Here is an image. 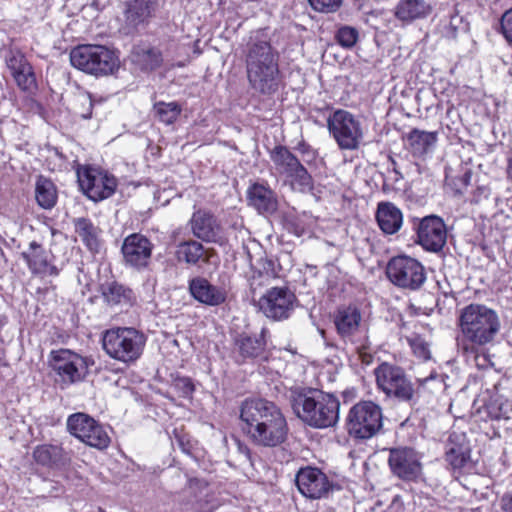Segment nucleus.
Listing matches in <instances>:
<instances>
[{
  "mask_svg": "<svg viewBox=\"0 0 512 512\" xmlns=\"http://www.w3.org/2000/svg\"><path fill=\"white\" fill-rule=\"evenodd\" d=\"M242 430L258 447L274 448L288 437L287 420L278 406L265 399H247L240 408Z\"/></svg>",
  "mask_w": 512,
  "mask_h": 512,
  "instance_id": "nucleus-1",
  "label": "nucleus"
},
{
  "mask_svg": "<svg viewBox=\"0 0 512 512\" xmlns=\"http://www.w3.org/2000/svg\"><path fill=\"white\" fill-rule=\"evenodd\" d=\"M458 326L462 348L475 352L492 343L500 330L497 313L483 304H469L461 309Z\"/></svg>",
  "mask_w": 512,
  "mask_h": 512,
  "instance_id": "nucleus-2",
  "label": "nucleus"
},
{
  "mask_svg": "<svg viewBox=\"0 0 512 512\" xmlns=\"http://www.w3.org/2000/svg\"><path fill=\"white\" fill-rule=\"evenodd\" d=\"M293 410L307 425L314 428L333 427L339 420L340 402L329 393L311 391L293 399Z\"/></svg>",
  "mask_w": 512,
  "mask_h": 512,
  "instance_id": "nucleus-3",
  "label": "nucleus"
},
{
  "mask_svg": "<svg viewBox=\"0 0 512 512\" xmlns=\"http://www.w3.org/2000/svg\"><path fill=\"white\" fill-rule=\"evenodd\" d=\"M146 341V336L133 327H116L103 333L102 348L110 358L131 364L141 357Z\"/></svg>",
  "mask_w": 512,
  "mask_h": 512,
  "instance_id": "nucleus-4",
  "label": "nucleus"
},
{
  "mask_svg": "<svg viewBox=\"0 0 512 512\" xmlns=\"http://www.w3.org/2000/svg\"><path fill=\"white\" fill-rule=\"evenodd\" d=\"M374 375L378 389L387 397L399 402H415L416 390L402 367L383 362L375 368Z\"/></svg>",
  "mask_w": 512,
  "mask_h": 512,
  "instance_id": "nucleus-5",
  "label": "nucleus"
},
{
  "mask_svg": "<svg viewBox=\"0 0 512 512\" xmlns=\"http://www.w3.org/2000/svg\"><path fill=\"white\" fill-rule=\"evenodd\" d=\"M347 431L356 439H370L383 426L382 408L373 401H360L353 405L347 416Z\"/></svg>",
  "mask_w": 512,
  "mask_h": 512,
  "instance_id": "nucleus-6",
  "label": "nucleus"
},
{
  "mask_svg": "<svg viewBox=\"0 0 512 512\" xmlns=\"http://www.w3.org/2000/svg\"><path fill=\"white\" fill-rule=\"evenodd\" d=\"M327 128L341 150H357L363 142L362 122L347 110L338 109L330 114Z\"/></svg>",
  "mask_w": 512,
  "mask_h": 512,
  "instance_id": "nucleus-7",
  "label": "nucleus"
},
{
  "mask_svg": "<svg viewBox=\"0 0 512 512\" xmlns=\"http://www.w3.org/2000/svg\"><path fill=\"white\" fill-rule=\"evenodd\" d=\"M386 275L393 285L410 291L420 289L427 278L422 263L407 255L392 257L387 263Z\"/></svg>",
  "mask_w": 512,
  "mask_h": 512,
  "instance_id": "nucleus-8",
  "label": "nucleus"
},
{
  "mask_svg": "<svg viewBox=\"0 0 512 512\" xmlns=\"http://www.w3.org/2000/svg\"><path fill=\"white\" fill-rule=\"evenodd\" d=\"M77 177L83 192L95 202L112 196L117 187V179L97 167L81 166L77 170Z\"/></svg>",
  "mask_w": 512,
  "mask_h": 512,
  "instance_id": "nucleus-9",
  "label": "nucleus"
},
{
  "mask_svg": "<svg viewBox=\"0 0 512 512\" xmlns=\"http://www.w3.org/2000/svg\"><path fill=\"white\" fill-rule=\"evenodd\" d=\"M67 429L71 435L98 450L106 449L111 442L106 429L85 413L70 415L67 419Z\"/></svg>",
  "mask_w": 512,
  "mask_h": 512,
  "instance_id": "nucleus-10",
  "label": "nucleus"
},
{
  "mask_svg": "<svg viewBox=\"0 0 512 512\" xmlns=\"http://www.w3.org/2000/svg\"><path fill=\"white\" fill-rule=\"evenodd\" d=\"M92 362L71 350L60 349L51 352V365L61 382L71 385L84 380Z\"/></svg>",
  "mask_w": 512,
  "mask_h": 512,
  "instance_id": "nucleus-11",
  "label": "nucleus"
},
{
  "mask_svg": "<svg viewBox=\"0 0 512 512\" xmlns=\"http://www.w3.org/2000/svg\"><path fill=\"white\" fill-rule=\"evenodd\" d=\"M271 161L276 171L291 180L302 191L312 187V178L298 158L284 146H276L270 152Z\"/></svg>",
  "mask_w": 512,
  "mask_h": 512,
  "instance_id": "nucleus-12",
  "label": "nucleus"
},
{
  "mask_svg": "<svg viewBox=\"0 0 512 512\" xmlns=\"http://www.w3.org/2000/svg\"><path fill=\"white\" fill-rule=\"evenodd\" d=\"M159 0H125L122 16L126 34L137 33L139 28L148 27L156 18Z\"/></svg>",
  "mask_w": 512,
  "mask_h": 512,
  "instance_id": "nucleus-13",
  "label": "nucleus"
},
{
  "mask_svg": "<svg viewBox=\"0 0 512 512\" xmlns=\"http://www.w3.org/2000/svg\"><path fill=\"white\" fill-rule=\"evenodd\" d=\"M295 300L288 287H271L259 298L258 308L267 318L281 321L290 316Z\"/></svg>",
  "mask_w": 512,
  "mask_h": 512,
  "instance_id": "nucleus-14",
  "label": "nucleus"
},
{
  "mask_svg": "<svg viewBox=\"0 0 512 512\" xmlns=\"http://www.w3.org/2000/svg\"><path fill=\"white\" fill-rule=\"evenodd\" d=\"M388 464L392 473L403 481H418L422 477L421 456L413 448L390 449Z\"/></svg>",
  "mask_w": 512,
  "mask_h": 512,
  "instance_id": "nucleus-15",
  "label": "nucleus"
},
{
  "mask_svg": "<svg viewBox=\"0 0 512 512\" xmlns=\"http://www.w3.org/2000/svg\"><path fill=\"white\" fill-rule=\"evenodd\" d=\"M119 55L113 46L79 44L70 52V64H120Z\"/></svg>",
  "mask_w": 512,
  "mask_h": 512,
  "instance_id": "nucleus-16",
  "label": "nucleus"
},
{
  "mask_svg": "<svg viewBox=\"0 0 512 512\" xmlns=\"http://www.w3.org/2000/svg\"><path fill=\"white\" fill-rule=\"evenodd\" d=\"M152 248L153 245L146 236L133 233L124 239L121 251L125 263L140 270L147 267L152 255Z\"/></svg>",
  "mask_w": 512,
  "mask_h": 512,
  "instance_id": "nucleus-17",
  "label": "nucleus"
},
{
  "mask_svg": "<svg viewBox=\"0 0 512 512\" xmlns=\"http://www.w3.org/2000/svg\"><path fill=\"white\" fill-rule=\"evenodd\" d=\"M418 243L427 251L438 252L446 243L447 231L443 220L435 215L424 217L417 230Z\"/></svg>",
  "mask_w": 512,
  "mask_h": 512,
  "instance_id": "nucleus-18",
  "label": "nucleus"
},
{
  "mask_svg": "<svg viewBox=\"0 0 512 512\" xmlns=\"http://www.w3.org/2000/svg\"><path fill=\"white\" fill-rule=\"evenodd\" d=\"M299 491L311 499H320L328 494L331 484L327 476L318 468L305 467L296 475Z\"/></svg>",
  "mask_w": 512,
  "mask_h": 512,
  "instance_id": "nucleus-19",
  "label": "nucleus"
},
{
  "mask_svg": "<svg viewBox=\"0 0 512 512\" xmlns=\"http://www.w3.org/2000/svg\"><path fill=\"white\" fill-rule=\"evenodd\" d=\"M29 270L33 274L58 276L60 270L53 264L54 256L39 243L32 241L26 251L22 252Z\"/></svg>",
  "mask_w": 512,
  "mask_h": 512,
  "instance_id": "nucleus-20",
  "label": "nucleus"
},
{
  "mask_svg": "<svg viewBox=\"0 0 512 512\" xmlns=\"http://www.w3.org/2000/svg\"><path fill=\"white\" fill-rule=\"evenodd\" d=\"M189 292L196 301L208 306H219L227 299L224 287L215 286L200 276L189 281Z\"/></svg>",
  "mask_w": 512,
  "mask_h": 512,
  "instance_id": "nucleus-21",
  "label": "nucleus"
},
{
  "mask_svg": "<svg viewBox=\"0 0 512 512\" xmlns=\"http://www.w3.org/2000/svg\"><path fill=\"white\" fill-rule=\"evenodd\" d=\"M278 57L270 39L263 31H257L247 43L246 64H273Z\"/></svg>",
  "mask_w": 512,
  "mask_h": 512,
  "instance_id": "nucleus-22",
  "label": "nucleus"
},
{
  "mask_svg": "<svg viewBox=\"0 0 512 512\" xmlns=\"http://www.w3.org/2000/svg\"><path fill=\"white\" fill-rule=\"evenodd\" d=\"M190 226L193 235L203 241L216 242L220 238L221 225L207 210L195 211L190 219Z\"/></svg>",
  "mask_w": 512,
  "mask_h": 512,
  "instance_id": "nucleus-23",
  "label": "nucleus"
},
{
  "mask_svg": "<svg viewBox=\"0 0 512 512\" xmlns=\"http://www.w3.org/2000/svg\"><path fill=\"white\" fill-rule=\"evenodd\" d=\"M248 205L259 214L271 215L278 209V199L275 192L267 185L254 183L247 189Z\"/></svg>",
  "mask_w": 512,
  "mask_h": 512,
  "instance_id": "nucleus-24",
  "label": "nucleus"
},
{
  "mask_svg": "<svg viewBox=\"0 0 512 512\" xmlns=\"http://www.w3.org/2000/svg\"><path fill=\"white\" fill-rule=\"evenodd\" d=\"M361 313L355 306L338 308L334 317V324L338 334L344 339L353 342V337L360 330Z\"/></svg>",
  "mask_w": 512,
  "mask_h": 512,
  "instance_id": "nucleus-25",
  "label": "nucleus"
},
{
  "mask_svg": "<svg viewBox=\"0 0 512 512\" xmlns=\"http://www.w3.org/2000/svg\"><path fill=\"white\" fill-rule=\"evenodd\" d=\"M376 220L385 234L392 235L400 230L403 223V214L393 203L380 202L377 206Z\"/></svg>",
  "mask_w": 512,
  "mask_h": 512,
  "instance_id": "nucleus-26",
  "label": "nucleus"
},
{
  "mask_svg": "<svg viewBox=\"0 0 512 512\" xmlns=\"http://www.w3.org/2000/svg\"><path fill=\"white\" fill-rule=\"evenodd\" d=\"M248 79L254 89L271 93L277 87L278 66H249Z\"/></svg>",
  "mask_w": 512,
  "mask_h": 512,
  "instance_id": "nucleus-27",
  "label": "nucleus"
},
{
  "mask_svg": "<svg viewBox=\"0 0 512 512\" xmlns=\"http://www.w3.org/2000/svg\"><path fill=\"white\" fill-rule=\"evenodd\" d=\"M430 5L425 0H400L394 8V16L403 24H410L428 16Z\"/></svg>",
  "mask_w": 512,
  "mask_h": 512,
  "instance_id": "nucleus-28",
  "label": "nucleus"
},
{
  "mask_svg": "<svg viewBox=\"0 0 512 512\" xmlns=\"http://www.w3.org/2000/svg\"><path fill=\"white\" fill-rule=\"evenodd\" d=\"M470 459V447L465 435L453 433L449 436L446 460L455 469L462 468Z\"/></svg>",
  "mask_w": 512,
  "mask_h": 512,
  "instance_id": "nucleus-29",
  "label": "nucleus"
},
{
  "mask_svg": "<svg viewBox=\"0 0 512 512\" xmlns=\"http://www.w3.org/2000/svg\"><path fill=\"white\" fill-rule=\"evenodd\" d=\"M33 457L37 463L52 468H63L70 462L67 453L56 445H42L36 447L33 452Z\"/></svg>",
  "mask_w": 512,
  "mask_h": 512,
  "instance_id": "nucleus-30",
  "label": "nucleus"
},
{
  "mask_svg": "<svg viewBox=\"0 0 512 512\" xmlns=\"http://www.w3.org/2000/svg\"><path fill=\"white\" fill-rule=\"evenodd\" d=\"M438 140V133L412 129L406 137L409 150L414 156H423L430 152Z\"/></svg>",
  "mask_w": 512,
  "mask_h": 512,
  "instance_id": "nucleus-31",
  "label": "nucleus"
},
{
  "mask_svg": "<svg viewBox=\"0 0 512 512\" xmlns=\"http://www.w3.org/2000/svg\"><path fill=\"white\" fill-rule=\"evenodd\" d=\"M278 277L275 262L268 258H260L250 277V287L253 291L258 288L269 285L270 282Z\"/></svg>",
  "mask_w": 512,
  "mask_h": 512,
  "instance_id": "nucleus-32",
  "label": "nucleus"
},
{
  "mask_svg": "<svg viewBox=\"0 0 512 512\" xmlns=\"http://www.w3.org/2000/svg\"><path fill=\"white\" fill-rule=\"evenodd\" d=\"M101 294L109 305H130L133 300V292L116 281L101 284Z\"/></svg>",
  "mask_w": 512,
  "mask_h": 512,
  "instance_id": "nucleus-33",
  "label": "nucleus"
},
{
  "mask_svg": "<svg viewBox=\"0 0 512 512\" xmlns=\"http://www.w3.org/2000/svg\"><path fill=\"white\" fill-rule=\"evenodd\" d=\"M176 257L179 261L196 265L200 260H208L209 251L196 240L183 241L177 245Z\"/></svg>",
  "mask_w": 512,
  "mask_h": 512,
  "instance_id": "nucleus-34",
  "label": "nucleus"
},
{
  "mask_svg": "<svg viewBox=\"0 0 512 512\" xmlns=\"http://www.w3.org/2000/svg\"><path fill=\"white\" fill-rule=\"evenodd\" d=\"M75 231L91 252H98L101 246L100 230L87 218L74 220Z\"/></svg>",
  "mask_w": 512,
  "mask_h": 512,
  "instance_id": "nucleus-35",
  "label": "nucleus"
},
{
  "mask_svg": "<svg viewBox=\"0 0 512 512\" xmlns=\"http://www.w3.org/2000/svg\"><path fill=\"white\" fill-rule=\"evenodd\" d=\"M35 198L41 208H53L58 198L54 183L43 176L38 177L35 184Z\"/></svg>",
  "mask_w": 512,
  "mask_h": 512,
  "instance_id": "nucleus-36",
  "label": "nucleus"
},
{
  "mask_svg": "<svg viewBox=\"0 0 512 512\" xmlns=\"http://www.w3.org/2000/svg\"><path fill=\"white\" fill-rule=\"evenodd\" d=\"M240 354L245 358H256L265 349L263 332L258 336L241 335L236 342Z\"/></svg>",
  "mask_w": 512,
  "mask_h": 512,
  "instance_id": "nucleus-37",
  "label": "nucleus"
},
{
  "mask_svg": "<svg viewBox=\"0 0 512 512\" xmlns=\"http://www.w3.org/2000/svg\"><path fill=\"white\" fill-rule=\"evenodd\" d=\"M9 69L17 86L21 90L32 92L37 88V80L33 66H9Z\"/></svg>",
  "mask_w": 512,
  "mask_h": 512,
  "instance_id": "nucleus-38",
  "label": "nucleus"
},
{
  "mask_svg": "<svg viewBox=\"0 0 512 512\" xmlns=\"http://www.w3.org/2000/svg\"><path fill=\"white\" fill-rule=\"evenodd\" d=\"M153 110L160 122L165 125H171L181 114L182 108L175 101L168 103L160 101L154 104Z\"/></svg>",
  "mask_w": 512,
  "mask_h": 512,
  "instance_id": "nucleus-39",
  "label": "nucleus"
},
{
  "mask_svg": "<svg viewBox=\"0 0 512 512\" xmlns=\"http://www.w3.org/2000/svg\"><path fill=\"white\" fill-rule=\"evenodd\" d=\"M407 340L416 357L423 361H427L431 358L430 345L425 339L419 335H414Z\"/></svg>",
  "mask_w": 512,
  "mask_h": 512,
  "instance_id": "nucleus-40",
  "label": "nucleus"
},
{
  "mask_svg": "<svg viewBox=\"0 0 512 512\" xmlns=\"http://www.w3.org/2000/svg\"><path fill=\"white\" fill-rule=\"evenodd\" d=\"M419 388L431 393L440 392L445 389L444 377L442 374L432 372L428 377L418 379Z\"/></svg>",
  "mask_w": 512,
  "mask_h": 512,
  "instance_id": "nucleus-41",
  "label": "nucleus"
},
{
  "mask_svg": "<svg viewBox=\"0 0 512 512\" xmlns=\"http://www.w3.org/2000/svg\"><path fill=\"white\" fill-rule=\"evenodd\" d=\"M136 55L146 64H161L163 61L162 52L157 47L147 46L138 48Z\"/></svg>",
  "mask_w": 512,
  "mask_h": 512,
  "instance_id": "nucleus-42",
  "label": "nucleus"
},
{
  "mask_svg": "<svg viewBox=\"0 0 512 512\" xmlns=\"http://www.w3.org/2000/svg\"><path fill=\"white\" fill-rule=\"evenodd\" d=\"M338 43L343 47H352L358 40V31L350 26H342L336 33Z\"/></svg>",
  "mask_w": 512,
  "mask_h": 512,
  "instance_id": "nucleus-43",
  "label": "nucleus"
},
{
  "mask_svg": "<svg viewBox=\"0 0 512 512\" xmlns=\"http://www.w3.org/2000/svg\"><path fill=\"white\" fill-rule=\"evenodd\" d=\"M311 7L318 12L329 13L337 11L342 0H308Z\"/></svg>",
  "mask_w": 512,
  "mask_h": 512,
  "instance_id": "nucleus-44",
  "label": "nucleus"
},
{
  "mask_svg": "<svg viewBox=\"0 0 512 512\" xmlns=\"http://www.w3.org/2000/svg\"><path fill=\"white\" fill-rule=\"evenodd\" d=\"M86 74L95 77L115 75L121 66H77Z\"/></svg>",
  "mask_w": 512,
  "mask_h": 512,
  "instance_id": "nucleus-45",
  "label": "nucleus"
},
{
  "mask_svg": "<svg viewBox=\"0 0 512 512\" xmlns=\"http://www.w3.org/2000/svg\"><path fill=\"white\" fill-rule=\"evenodd\" d=\"M500 31L507 42L512 44V7L501 16Z\"/></svg>",
  "mask_w": 512,
  "mask_h": 512,
  "instance_id": "nucleus-46",
  "label": "nucleus"
},
{
  "mask_svg": "<svg viewBox=\"0 0 512 512\" xmlns=\"http://www.w3.org/2000/svg\"><path fill=\"white\" fill-rule=\"evenodd\" d=\"M174 388L179 392L182 397H190L194 392V385L190 378L179 377L174 381Z\"/></svg>",
  "mask_w": 512,
  "mask_h": 512,
  "instance_id": "nucleus-47",
  "label": "nucleus"
},
{
  "mask_svg": "<svg viewBox=\"0 0 512 512\" xmlns=\"http://www.w3.org/2000/svg\"><path fill=\"white\" fill-rule=\"evenodd\" d=\"M5 61L6 64H27L25 54L21 49L13 45L9 46L5 54Z\"/></svg>",
  "mask_w": 512,
  "mask_h": 512,
  "instance_id": "nucleus-48",
  "label": "nucleus"
},
{
  "mask_svg": "<svg viewBox=\"0 0 512 512\" xmlns=\"http://www.w3.org/2000/svg\"><path fill=\"white\" fill-rule=\"evenodd\" d=\"M78 101L83 105H87V108L85 111H83L81 113V116L84 118V119H89L91 118L92 116V107H93V100L91 98V95L89 93H86V94H83V95H80L78 97Z\"/></svg>",
  "mask_w": 512,
  "mask_h": 512,
  "instance_id": "nucleus-49",
  "label": "nucleus"
},
{
  "mask_svg": "<svg viewBox=\"0 0 512 512\" xmlns=\"http://www.w3.org/2000/svg\"><path fill=\"white\" fill-rule=\"evenodd\" d=\"M366 345L363 344L361 347H357L359 358L362 361V363L369 365L373 361V356L370 352L366 351Z\"/></svg>",
  "mask_w": 512,
  "mask_h": 512,
  "instance_id": "nucleus-50",
  "label": "nucleus"
},
{
  "mask_svg": "<svg viewBox=\"0 0 512 512\" xmlns=\"http://www.w3.org/2000/svg\"><path fill=\"white\" fill-rule=\"evenodd\" d=\"M501 507L505 512H512V491L502 496Z\"/></svg>",
  "mask_w": 512,
  "mask_h": 512,
  "instance_id": "nucleus-51",
  "label": "nucleus"
},
{
  "mask_svg": "<svg viewBox=\"0 0 512 512\" xmlns=\"http://www.w3.org/2000/svg\"><path fill=\"white\" fill-rule=\"evenodd\" d=\"M454 17H452L451 20H453ZM457 28L453 25L452 21H450V24L446 27L445 36L448 38H455L456 37Z\"/></svg>",
  "mask_w": 512,
  "mask_h": 512,
  "instance_id": "nucleus-52",
  "label": "nucleus"
},
{
  "mask_svg": "<svg viewBox=\"0 0 512 512\" xmlns=\"http://www.w3.org/2000/svg\"><path fill=\"white\" fill-rule=\"evenodd\" d=\"M506 177L510 182H512V153L507 158Z\"/></svg>",
  "mask_w": 512,
  "mask_h": 512,
  "instance_id": "nucleus-53",
  "label": "nucleus"
},
{
  "mask_svg": "<svg viewBox=\"0 0 512 512\" xmlns=\"http://www.w3.org/2000/svg\"><path fill=\"white\" fill-rule=\"evenodd\" d=\"M200 40H196L192 44V51L195 56H198L201 54V49L199 47Z\"/></svg>",
  "mask_w": 512,
  "mask_h": 512,
  "instance_id": "nucleus-54",
  "label": "nucleus"
},
{
  "mask_svg": "<svg viewBox=\"0 0 512 512\" xmlns=\"http://www.w3.org/2000/svg\"><path fill=\"white\" fill-rule=\"evenodd\" d=\"M178 442H179V445L182 447V450H183L184 452H187V449L185 448V446H184V443H183L182 439H179V440H178Z\"/></svg>",
  "mask_w": 512,
  "mask_h": 512,
  "instance_id": "nucleus-55",
  "label": "nucleus"
},
{
  "mask_svg": "<svg viewBox=\"0 0 512 512\" xmlns=\"http://www.w3.org/2000/svg\"><path fill=\"white\" fill-rule=\"evenodd\" d=\"M505 406H506V408H505L503 414H506L508 412V408L510 407V405L508 403H506Z\"/></svg>",
  "mask_w": 512,
  "mask_h": 512,
  "instance_id": "nucleus-56",
  "label": "nucleus"
}]
</instances>
